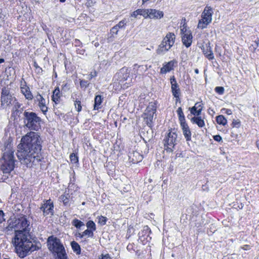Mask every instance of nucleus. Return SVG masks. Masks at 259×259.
Returning <instances> with one entry per match:
<instances>
[{
    "label": "nucleus",
    "instance_id": "nucleus-1",
    "mask_svg": "<svg viewBox=\"0 0 259 259\" xmlns=\"http://www.w3.org/2000/svg\"><path fill=\"white\" fill-rule=\"evenodd\" d=\"M41 144L42 140L38 133L30 132L23 136L17 146L16 152L20 163L31 167L41 161Z\"/></svg>",
    "mask_w": 259,
    "mask_h": 259
},
{
    "label": "nucleus",
    "instance_id": "nucleus-2",
    "mask_svg": "<svg viewBox=\"0 0 259 259\" xmlns=\"http://www.w3.org/2000/svg\"><path fill=\"white\" fill-rule=\"evenodd\" d=\"M8 228L9 230L14 229L15 236L12 242L19 256L23 257L29 251L31 252L40 248L39 246L30 240L31 237L29 234L30 222L25 216H21L16 219L12 226L11 224H9Z\"/></svg>",
    "mask_w": 259,
    "mask_h": 259
},
{
    "label": "nucleus",
    "instance_id": "nucleus-3",
    "mask_svg": "<svg viewBox=\"0 0 259 259\" xmlns=\"http://www.w3.org/2000/svg\"><path fill=\"white\" fill-rule=\"evenodd\" d=\"M2 150L3 153L2 157L0 159V169L6 175L4 179L5 180L8 178V176L15 168L16 162L14 156L15 150L12 142L8 141L4 143Z\"/></svg>",
    "mask_w": 259,
    "mask_h": 259
},
{
    "label": "nucleus",
    "instance_id": "nucleus-4",
    "mask_svg": "<svg viewBox=\"0 0 259 259\" xmlns=\"http://www.w3.org/2000/svg\"><path fill=\"white\" fill-rule=\"evenodd\" d=\"M47 243L49 250L57 254L56 259H68L65 248L59 239L51 236L48 238Z\"/></svg>",
    "mask_w": 259,
    "mask_h": 259
},
{
    "label": "nucleus",
    "instance_id": "nucleus-5",
    "mask_svg": "<svg viewBox=\"0 0 259 259\" xmlns=\"http://www.w3.org/2000/svg\"><path fill=\"white\" fill-rule=\"evenodd\" d=\"M23 114L25 126L30 130L37 131L40 126L41 118L33 112L25 111Z\"/></svg>",
    "mask_w": 259,
    "mask_h": 259
},
{
    "label": "nucleus",
    "instance_id": "nucleus-6",
    "mask_svg": "<svg viewBox=\"0 0 259 259\" xmlns=\"http://www.w3.org/2000/svg\"><path fill=\"white\" fill-rule=\"evenodd\" d=\"M175 39L176 36L174 33H168L158 46L156 53L160 55L165 54L174 45Z\"/></svg>",
    "mask_w": 259,
    "mask_h": 259
},
{
    "label": "nucleus",
    "instance_id": "nucleus-7",
    "mask_svg": "<svg viewBox=\"0 0 259 259\" xmlns=\"http://www.w3.org/2000/svg\"><path fill=\"white\" fill-rule=\"evenodd\" d=\"M16 99L14 94L11 92L10 88L8 87L2 88L1 101V106L4 109H7L11 107V105L16 101Z\"/></svg>",
    "mask_w": 259,
    "mask_h": 259
},
{
    "label": "nucleus",
    "instance_id": "nucleus-8",
    "mask_svg": "<svg viewBox=\"0 0 259 259\" xmlns=\"http://www.w3.org/2000/svg\"><path fill=\"white\" fill-rule=\"evenodd\" d=\"M213 9L206 6L201 14V19L198 21L197 27L200 29L206 28L207 26L211 22Z\"/></svg>",
    "mask_w": 259,
    "mask_h": 259
},
{
    "label": "nucleus",
    "instance_id": "nucleus-9",
    "mask_svg": "<svg viewBox=\"0 0 259 259\" xmlns=\"http://www.w3.org/2000/svg\"><path fill=\"white\" fill-rule=\"evenodd\" d=\"M177 134L175 132L169 130L164 140V149L167 152H172L175 145L177 144Z\"/></svg>",
    "mask_w": 259,
    "mask_h": 259
},
{
    "label": "nucleus",
    "instance_id": "nucleus-10",
    "mask_svg": "<svg viewBox=\"0 0 259 259\" xmlns=\"http://www.w3.org/2000/svg\"><path fill=\"white\" fill-rule=\"evenodd\" d=\"M156 111V104L155 102H150L144 113V120L149 127H152L154 114Z\"/></svg>",
    "mask_w": 259,
    "mask_h": 259
},
{
    "label": "nucleus",
    "instance_id": "nucleus-11",
    "mask_svg": "<svg viewBox=\"0 0 259 259\" xmlns=\"http://www.w3.org/2000/svg\"><path fill=\"white\" fill-rule=\"evenodd\" d=\"M151 234V230L148 226H145L143 229L139 233V240H140L143 244L150 241L151 237L150 236Z\"/></svg>",
    "mask_w": 259,
    "mask_h": 259
},
{
    "label": "nucleus",
    "instance_id": "nucleus-12",
    "mask_svg": "<svg viewBox=\"0 0 259 259\" xmlns=\"http://www.w3.org/2000/svg\"><path fill=\"white\" fill-rule=\"evenodd\" d=\"M54 204L51 199L47 200L44 201L42 204L40 209L43 211L45 216L48 214L53 215L54 214Z\"/></svg>",
    "mask_w": 259,
    "mask_h": 259
},
{
    "label": "nucleus",
    "instance_id": "nucleus-13",
    "mask_svg": "<svg viewBox=\"0 0 259 259\" xmlns=\"http://www.w3.org/2000/svg\"><path fill=\"white\" fill-rule=\"evenodd\" d=\"M130 77V72L127 68H122L114 76L115 79L119 81V83H123Z\"/></svg>",
    "mask_w": 259,
    "mask_h": 259
},
{
    "label": "nucleus",
    "instance_id": "nucleus-14",
    "mask_svg": "<svg viewBox=\"0 0 259 259\" xmlns=\"http://www.w3.org/2000/svg\"><path fill=\"white\" fill-rule=\"evenodd\" d=\"M171 84V89L172 95L176 98H179L181 94V91L179 84L174 76H172L170 78Z\"/></svg>",
    "mask_w": 259,
    "mask_h": 259
},
{
    "label": "nucleus",
    "instance_id": "nucleus-15",
    "mask_svg": "<svg viewBox=\"0 0 259 259\" xmlns=\"http://www.w3.org/2000/svg\"><path fill=\"white\" fill-rule=\"evenodd\" d=\"M193 36L190 30H185L182 35V41L183 44L186 47L191 46L192 42Z\"/></svg>",
    "mask_w": 259,
    "mask_h": 259
},
{
    "label": "nucleus",
    "instance_id": "nucleus-16",
    "mask_svg": "<svg viewBox=\"0 0 259 259\" xmlns=\"http://www.w3.org/2000/svg\"><path fill=\"white\" fill-rule=\"evenodd\" d=\"M20 89L21 93L26 99L28 100H32L33 96L30 91L29 87L27 85L26 82L25 81L21 82Z\"/></svg>",
    "mask_w": 259,
    "mask_h": 259
},
{
    "label": "nucleus",
    "instance_id": "nucleus-17",
    "mask_svg": "<svg viewBox=\"0 0 259 259\" xmlns=\"http://www.w3.org/2000/svg\"><path fill=\"white\" fill-rule=\"evenodd\" d=\"M35 101L38 103V106L42 113L46 114L48 111V107L46 104V100L38 93L35 96Z\"/></svg>",
    "mask_w": 259,
    "mask_h": 259
},
{
    "label": "nucleus",
    "instance_id": "nucleus-18",
    "mask_svg": "<svg viewBox=\"0 0 259 259\" xmlns=\"http://www.w3.org/2000/svg\"><path fill=\"white\" fill-rule=\"evenodd\" d=\"M147 18L150 19H160L163 17L162 11L152 9H147Z\"/></svg>",
    "mask_w": 259,
    "mask_h": 259
},
{
    "label": "nucleus",
    "instance_id": "nucleus-19",
    "mask_svg": "<svg viewBox=\"0 0 259 259\" xmlns=\"http://www.w3.org/2000/svg\"><path fill=\"white\" fill-rule=\"evenodd\" d=\"M147 69V66L135 64L133 66V73L137 76L142 75Z\"/></svg>",
    "mask_w": 259,
    "mask_h": 259
},
{
    "label": "nucleus",
    "instance_id": "nucleus-20",
    "mask_svg": "<svg viewBox=\"0 0 259 259\" xmlns=\"http://www.w3.org/2000/svg\"><path fill=\"white\" fill-rule=\"evenodd\" d=\"M174 64L175 61L172 60L163 65V67L160 69V73L165 74L167 72L170 71L174 68Z\"/></svg>",
    "mask_w": 259,
    "mask_h": 259
},
{
    "label": "nucleus",
    "instance_id": "nucleus-21",
    "mask_svg": "<svg viewBox=\"0 0 259 259\" xmlns=\"http://www.w3.org/2000/svg\"><path fill=\"white\" fill-rule=\"evenodd\" d=\"M181 127L186 141H190L191 140V132L188 124L181 126Z\"/></svg>",
    "mask_w": 259,
    "mask_h": 259
},
{
    "label": "nucleus",
    "instance_id": "nucleus-22",
    "mask_svg": "<svg viewBox=\"0 0 259 259\" xmlns=\"http://www.w3.org/2000/svg\"><path fill=\"white\" fill-rule=\"evenodd\" d=\"M128 157L129 159H131V161L133 163H138V162L141 161L143 159L142 156L136 151L130 153Z\"/></svg>",
    "mask_w": 259,
    "mask_h": 259
},
{
    "label": "nucleus",
    "instance_id": "nucleus-23",
    "mask_svg": "<svg viewBox=\"0 0 259 259\" xmlns=\"http://www.w3.org/2000/svg\"><path fill=\"white\" fill-rule=\"evenodd\" d=\"M142 15L145 18H147V9H138L132 13L131 16L135 18H137L138 15Z\"/></svg>",
    "mask_w": 259,
    "mask_h": 259
},
{
    "label": "nucleus",
    "instance_id": "nucleus-24",
    "mask_svg": "<svg viewBox=\"0 0 259 259\" xmlns=\"http://www.w3.org/2000/svg\"><path fill=\"white\" fill-rule=\"evenodd\" d=\"M60 91L59 87H56L53 93L52 100L56 104L60 102Z\"/></svg>",
    "mask_w": 259,
    "mask_h": 259
},
{
    "label": "nucleus",
    "instance_id": "nucleus-25",
    "mask_svg": "<svg viewBox=\"0 0 259 259\" xmlns=\"http://www.w3.org/2000/svg\"><path fill=\"white\" fill-rule=\"evenodd\" d=\"M191 121L193 123L196 124L199 127H202L205 125L204 120L199 116L192 117L191 119Z\"/></svg>",
    "mask_w": 259,
    "mask_h": 259
},
{
    "label": "nucleus",
    "instance_id": "nucleus-26",
    "mask_svg": "<svg viewBox=\"0 0 259 259\" xmlns=\"http://www.w3.org/2000/svg\"><path fill=\"white\" fill-rule=\"evenodd\" d=\"M203 54L205 57L209 60H211L214 59V56L211 50V48L210 46L206 47V49L203 51Z\"/></svg>",
    "mask_w": 259,
    "mask_h": 259
},
{
    "label": "nucleus",
    "instance_id": "nucleus-27",
    "mask_svg": "<svg viewBox=\"0 0 259 259\" xmlns=\"http://www.w3.org/2000/svg\"><path fill=\"white\" fill-rule=\"evenodd\" d=\"M70 194L66 192L59 197V200L63 203L65 205H69Z\"/></svg>",
    "mask_w": 259,
    "mask_h": 259
},
{
    "label": "nucleus",
    "instance_id": "nucleus-28",
    "mask_svg": "<svg viewBox=\"0 0 259 259\" xmlns=\"http://www.w3.org/2000/svg\"><path fill=\"white\" fill-rule=\"evenodd\" d=\"M103 98L100 95H97L95 98V102L94 105V109L98 110L101 108V104L102 102Z\"/></svg>",
    "mask_w": 259,
    "mask_h": 259
},
{
    "label": "nucleus",
    "instance_id": "nucleus-29",
    "mask_svg": "<svg viewBox=\"0 0 259 259\" xmlns=\"http://www.w3.org/2000/svg\"><path fill=\"white\" fill-rule=\"evenodd\" d=\"M71 246L72 250L76 254L79 255L81 253V248L78 243L73 241L71 242Z\"/></svg>",
    "mask_w": 259,
    "mask_h": 259
},
{
    "label": "nucleus",
    "instance_id": "nucleus-30",
    "mask_svg": "<svg viewBox=\"0 0 259 259\" xmlns=\"http://www.w3.org/2000/svg\"><path fill=\"white\" fill-rule=\"evenodd\" d=\"M72 95H71V99H73V101L74 102V106L75 108L76 109V110L78 112H80L82 109V107L81 105V102L77 100L74 96H75Z\"/></svg>",
    "mask_w": 259,
    "mask_h": 259
},
{
    "label": "nucleus",
    "instance_id": "nucleus-31",
    "mask_svg": "<svg viewBox=\"0 0 259 259\" xmlns=\"http://www.w3.org/2000/svg\"><path fill=\"white\" fill-rule=\"evenodd\" d=\"M216 121L218 124L224 126L227 123V120L222 115H220L216 117Z\"/></svg>",
    "mask_w": 259,
    "mask_h": 259
},
{
    "label": "nucleus",
    "instance_id": "nucleus-32",
    "mask_svg": "<svg viewBox=\"0 0 259 259\" xmlns=\"http://www.w3.org/2000/svg\"><path fill=\"white\" fill-rule=\"evenodd\" d=\"M72 225L77 229H80L84 226L83 222L77 219H74L71 222Z\"/></svg>",
    "mask_w": 259,
    "mask_h": 259
},
{
    "label": "nucleus",
    "instance_id": "nucleus-33",
    "mask_svg": "<svg viewBox=\"0 0 259 259\" xmlns=\"http://www.w3.org/2000/svg\"><path fill=\"white\" fill-rule=\"evenodd\" d=\"M119 29L115 25L110 30L111 36L108 38L109 41H111L113 40L115 35L117 34Z\"/></svg>",
    "mask_w": 259,
    "mask_h": 259
},
{
    "label": "nucleus",
    "instance_id": "nucleus-34",
    "mask_svg": "<svg viewBox=\"0 0 259 259\" xmlns=\"http://www.w3.org/2000/svg\"><path fill=\"white\" fill-rule=\"evenodd\" d=\"M22 104L19 102H18L17 99H16V101L14 102L13 104L11 105V106H12V112L16 111L18 109H19L20 108H22Z\"/></svg>",
    "mask_w": 259,
    "mask_h": 259
},
{
    "label": "nucleus",
    "instance_id": "nucleus-35",
    "mask_svg": "<svg viewBox=\"0 0 259 259\" xmlns=\"http://www.w3.org/2000/svg\"><path fill=\"white\" fill-rule=\"evenodd\" d=\"M86 226L88 229L92 230L93 232L96 230V224L93 221H88L86 224Z\"/></svg>",
    "mask_w": 259,
    "mask_h": 259
},
{
    "label": "nucleus",
    "instance_id": "nucleus-36",
    "mask_svg": "<svg viewBox=\"0 0 259 259\" xmlns=\"http://www.w3.org/2000/svg\"><path fill=\"white\" fill-rule=\"evenodd\" d=\"M97 219L98 223L101 226L105 225L107 221V218L102 215L98 217Z\"/></svg>",
    "mask_w": 259,
    "mask_h": 259
},
{
    "label": "nucleus",
    "instance_id": "nucleus-37",
    "mask_svg": "<svg viewBox=\"0 0 259 259\" xmlns=\"http://www.w3.org/2000/svg\"><path fill=\"white\" fill-rule=\"evenodd\" d=\"M194 106L198 109L197 116H199L202 110L203 104L201 102H197L195 104Z\"/></svg>",
    "mask_w": 259,
    "mask_h": 259
},
{
    "label": "nucleus",
    "instance_id": "nucleus-38",
    "mask_svg": "<svg viewBox=\"0 0 259 259\" xmlns=\"http://www.w3.org/2000/svg\"><path fill=\"white\" fill-rule=\"evenodd\" d=\"M70 160L71 163H78V158L77 156L74 153H71L70 155Z\"/></svg>",
    "mask_w": 259,
    "mask_h": 259
},
{
    "label": "nucleus",
    "instance_id": "nucleus-39",
    "mask_svg": "<svg viewBox=\"0 0 259 259\" xmlns=\"http://www.w3.org/2000/svg\"><path fill=\"white\" fill-rule=\"evenodd\" d=\"M90 83L86 80H80V85L81 88H87L89 87Z\"/></svg>",
    "mask_w": 259,
    "mask_h": 259
},
{
    "label": "nucleus",
    "instance_id": "nucleus-40",
    "mask_svg": "<svg viewBox=\"0 0 259 259\" xmlns=\"http://www.w3.org/2000/svg\"><path fill=\"white\" fill-rule=\"evenodd\" d=\"M83 235L88 236L89 237H93L94 236V233L92 230H90L89 229H87L83 232Z\"/></svg>",
    "mask_w": 259,
    "mask_h": 259
},
{
    "label": "nucleus",
    "instance_id": "nucleus-41",
    "mask_svg": "<svg viewBox=\"0 0 259 259\" xmlns=\"http://www.w3.org/2000/svg\"><path fill=\"white\" fill-rule=\"evenodd\" d=\"M214 91L219 95H223L224 93V88L223 87H217Z\"/></svg>",
    "mask_w": 259,
    "mask_h": 259
},
{
    "label": "nucleus",
    "instance_id": "nucleus-42",
    "mask_svg": "<svg viewBox=\"0 0 259 259\" xmlns=\"http://www.w3.org/2000/svg\"><path fill=\"white\" fill-rule=\"evenodd\" d=\"M126 21L124 20H122L120 21L117 24L115 25V26L118 28V29L123 28L126 25Z\"/></svg>",
    "mask_w": 259,
    "mask_h": 259
},
{
    "label": "nucleus",
    "instance_id": "nucleus-43",
    "mask_svg": "<svg viewBox=\"0 0 259 259\" xmlns=\"http://www.w3.org/2000/svg\"><path fill=\"white\" fill-rule=\"evenodd\" d=\"M232 125L233 127H236L238 128L240 126V125H241L240 121L239 119H237V120L234 119L232 123Z\"/></svg>",
    "mask_w": 259,
    "mask_h": 259
},
{
    "label": "nucleus",
    "instance_id": "nucleus-44",
    "mask_svg": "<svg viewBox=\"0 0 259 259\" xmlns=\"http://www.w3.org/2000/svg\"><path fill=\"white\" fill-rule=\"evenodd\" d=\"M23 110V107H22V108L18 109L17 111L16 110V111L12 112V114L14 116H19L22 113Z\"/></svg>",
    "mask_w": 259,
    "mask_h": 259
},
{
    "label": "nucleus",
    "instance_id": "nucleus-45",
    "mask_svg": "<svg viewBox=\"0 0 259 259\" xmlns=\"http://www.w3.org/2000/svg\"><path fill=\"white\" fill-rule=\"evenodd\" d=\"M179 120L180 121V123L181 126L184 125V124H187V123L186 122L185 116L183 117H180L179 118Z\"/></svg>",
    "mask_w": 259,
    "mask_h": 259
},
{
    "label": "nucleus",
    "instance_id": "nucleus-46",
    "mask_svg": "<svg viewBox=\"0 0 259 259\" xmlns=\"http://www.w3.org/2000/svg\"><path fill=\"white\" fill-rule=\"evenodd\" d=\"M97 76V72L96 70H94V71L91 72V73L89 75L88 78L90 80H91L93 78Z\"/></svg>",
    "mask_w": 259,
    "mask_h": 259
},
{
    "label": "nucleus",
    "instance_id": "nucleus-47",
    "mask_svg": "<svg viewBox=\"0 0 259 259\" xmlns=\"http://www.w3.org/2000/svg\"><path fill=\"white\" fill-rule=\"evenodd\" d=\"M177 112L179 118L180 117H183V116H185L181 107L178 108V109L177 110Z\"/></svg>",
    "mask_w": 259,
    "mask_h": 259
},
{
    "label": "nucleus",
    "instance_id": "nucleus-48",
    "mask_svg": "<svg viewBox=\"0 0 259 259\" xmlns=\"http://www.w3.org/2000/svg\"><path fill=\"white\" fill-rule=\"evenodd\" d=\"M190 112L191 114L197 115V111L198 109L196 108V107L194 106L192 108L190 109Z\"/></svg>",
    "mask_w": 259,
    "mask_h": 259
},
{
    "label": "nucleus",
    "instance_id": "nucleus-49",
    "mask_svg": "<svg viewBox=\"0 0 259 259\" xmlns=\"http://www.w3.org/2000/svg\"><path fill=\"white\" fill-rule=\"evenodd\" d=\"M99 259H112L109 254H102L99 257Z\"/></svg>",
    "mask_w": 259,
    "mask_h": 259
},
{
    "label": "nucleus",
    "instance_id": "nucleus-50",
    "mask_svg": "<svg viewBox=\"0 0 259 259\" xmlns=\"http://www.w3.org/2000/svg\"><path fill=\"white\" fill-rule=\"evenodd\" d=\"M213 139H214L215 141H217V142H222V137H221L220 135H215V136H214L213 137Z\"/></svg>",
    "mask_w": 259,
    "mask_h": 259
},
{
    "label": "nucleus",
    "instance_id": "nucleus-51",
    "mask_svg": "<svg viewBox=\"0 0 259 259\" xmlns=\"http://www.w3.org/2000/svg\"><path fill=\"white\" fill-rule=\"evenodd\" d=\"M4 213L3 210H0V223H2L4 221Z\"/></svg>",
    "mask_w": 259,
    "mask_h": 259
},
{
    "label": "nucleus",
    "instance_id": "nucleus-52",
    "mask_svg": "<svg viewBox=\"0 0 259 259\" xmlns=\"http://www.w3.org/2000/svg\"><path fill=\"white\" fill-rule=\"evenodd\" d=\"M69 87L67 83H65L62 85V90L64 91L65 92H66L69 90Z\"/></svg>",
    "mask_w": 259,
    "mask_h": 259
},
{
    "label": "nucleus",
    "instance_id": "nucleus-53",
    "mask_svg": "<svg viewBox=\"0 0 259 259\" xmlns=\"http://www.w3.org/2000/svg\"><path fill=\"white\" fill-rule=\"evenodd\" d=\"M75 236L80 238H82L84 237V235H83V233H80L78 232L75 234Z\"/></svg>",
    "mask_w": 259,
    "mask_h": 259
},
{
    "label": "nucleus",
    "instance_id": "nucleus-54",
    "mask_svg": "<svg viewBox=\"0 0 259 259\" xmlns=\"http://www.w3.org/2000/svg\"><path fill=\"white\" fill-rule=\"evenodd\" d=\"M241 248L244 250H247L250 249V246L248 245H245L242 246Z\"/></svg>",
    "mask_w": 259,
    "mask_h": 259
},
{
    "label": "nucleus",
    "instance_id": "nucleus-55",
    "mask_svg": "<svg viewBox=\"0 0 259 259\" xmlns=\"http://www.w3.org/2000/svg\"><path fill=\"white\" fill-rule=\"evenodd\" d=\"M226 111L225 113L228 115H231L232 114V111L229 109H224Z\"/></svg>",
    "mask_w": 259,
    "mask_h": 259
},
{
    "label": "nucleus",
    "instance_id": "nucleus-56",
    "mask_svg": "<svg viewBox=\"0 0 259 259\" xmlns=\"http://www.w3.org/2000/svg\"><path fill=\"white\" fill-rule=\"evenodd\" d=\"M34 67L36 68V69H38L39 70H41L42 71V69L39 67V66L38 65V64L36 63V62H34Z\"/></svg>",
    "mask_w": 259,
    "mask_h": 259
},
{
    "label": "nucleus",
    "instance_id": "nucleus-57",
    "mask_svg": "<svg viewBox=\"0 0 259 259\" xmlns=\"http://www.w3.org/2000/svg\"><path fill=\"white\" fill-rule=\"evenodd\" d=\"M186 29H185V28H183V29H181V33H182V35L183 34V32H184L185 31V30Z\"/></svg>",
    "mask_w": 259,
    "mask_h": 259
},
{
    "label": "nucleus",
    "instance_id": "nucleus-58",
    "mask_svg": "<svg viewBox=\"0 0 259 259\" xmlns=\"http://www.w3.org/2000/svg\"><path fill=\"white\" fill-rule=\"evenodd\" d=\"M194 72H195V73H196V74H198V73H199V70H198V69L196 68V69L194 70Z\"/></svg>",
    "mask_w": 259,
    "mask_h": 259
},
{
    "label": "nucleus",
    "instance_id": "nucleus-59",
    "mask_svg": "<svg viewBox=\"0 0 259 259\" xmlns=\"http://www.w3.org/2000/svg\"><path fill=\"white\" fill-rule=\"evenodd\" d=\"M75 42L76 44V45H79V44L80 43V41L79 40H75Z\"/></svg>",
    "mask_w": 259,
    "mask_h": 259
},
{
    "label": "nucleus",
    "instance_id": "nucleus-60",
    "mask_svg": "<svg viewBox=\"0 0 259 259\" xmlns=\"http://www.w3.org/2000/svg\"><path fill=\"white\" fill-rule=\"evenodd\" d=\"M5 62V60L3 58L0 59V63H4Z\"/></svg>",
    "mask_w": 259,
    "mask_h": 259
},
{
    "label": "nucleus",
    "instance_id": "nucleus-61",
    "mask_svg": "<svg viewBox=\"0 0 259 259\" xmlns=\"http://www.w3.org/2000/svg\"><path fill=\"white\" fill-rule=\"evenodd\" d=\"M59 1H60V3H64L66 1V0H59Z\"/></svg>",
    "mask_w": 259,
    "mask_h": 259
},
{
    "label": "nucleus",
    "instance_id": "nucleus-62",
    "mask_svg": "<svg viewBox=\"0 0 259 259\" xmlns=\"http://www.w3.org/2000/svg\"><path fill=\"white\" fill-rule=\"evenodd\" d=\"M55 77L56 78L57 77V74L56 73H55Z\"/></svg>",
    "mask_w": 259,
    "mask_h": 259
},
{
    "label": "nucleus",
    "instance_id": "nucleus-63",
    "mask_svg": "<svg viewBox=\"0 0 259 259\" xmlns=\"http://www.w3.org/2000/svg\"><path fill=\"white\" fill-rule=\"evenodd\" d=\"M4 259H10V258H4Z\"/></svg>",
    "mask_w": 259,
    "mask_h": 259
}]
</instances>
